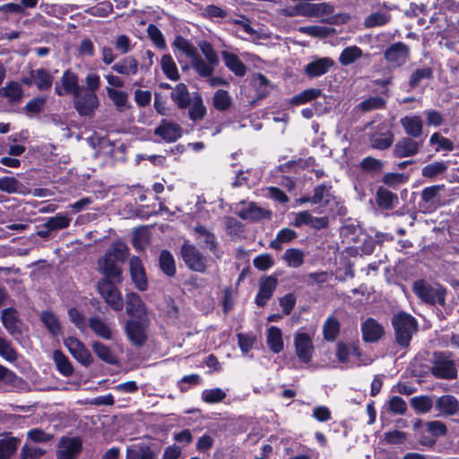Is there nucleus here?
Masks as SVG:
<instances>
[{
  "mask_svg": "<svg viewBox=\"0 0 459 459\" xmlns=\"http://www.w3.org/2000/svg\"><path fill=\"white\" fill-rule=\"evenodd\" d=\"M395 341L402 347L410 345L412 335L418 331L417 320L405 312H399L392 318Z\"/></svg>",
  "mask_w": 459,
  "mask_h": 459,
  "instance_id": "f257e3e1",
  "label": "nucleus"
},
{
  "mask_svg": "<svg viewBox=\"0 0 459 459\" xmlns=\"http://www.w3.org/2000/svg\"><path fill=\"white\" fill-rule=\"evenodd\" d=\"M412 290L424 303L445 305L446 290L437 283H429L424 280L414 281Z\"/></svg>",
  "mask_w": 459,
  "mask_h": 459,
  "instance_id": "f03ea898",
  "label": "nucleus"
},
{
  "mask_svg": "<svg viewBox=\"0 0 459 459\" xmlns=\"http://www.w3.org/2000/svg\"><path fill=\"white\" fill-rule=\"evenodd\" d=\"M430 372L440 379H454L457 376V369L450 353L435 352L432 359Z\"/></svg>",
  "mask_w": 459,
  "mask_h": 459,
  "instance_id": "7ed1b4c3",
  "label": "nucleus"
},
{
  "mask_svg": "<svg viewBox=\"0 0 459 459\" xmlns=\"http://www.w3.org/2000/svg\"><path fill=\"white\" fill-rule=\"evenodd\" d=\"M74 108L80 117H92L100 107L96 92L85 91L84 88L73 96Z\"/></svg>",
  "mask_w": 459,
  "mask_h": 459,
  "instance_id": "20e7f679",
  "label": "nucleus"
},
{
  "mask_svg": "<svg viewBox=\"0 0 459 459\" xmlns=\"http://www.w3.org/2000/svg\"><path fill=\"white\" fill-rule=\"evenodd\" d=\"M113 281L108 279L99 281L98 291L112 309L121 311L124 307L123 298Z\"/></svg>",
  "mask_w": 459,
  "mask_h": 459,
  "instance_id": "39448f33",
  "label": "nucleus"
},
{
  "mask_svg": "<svg viewBox=\"0 0 459 459\" xmlns=\"http://www.w3.org/2000/svg\"><path fill=\"white\" fill-rule=\"evenodd\" d=\"M83 87L80 85V80L78 74L71 69L64 71L59 82H56L55 93L63 97L65 95L74 96Z\"/></svg>",
  "mask_w": 459,
  "mask_h": 459,
  "instance_id": "423d86ee",
  "label": "nucleus"
},
{
  "mask_svg": "<svg viewBox=\"0 0 459 459\" xmlns=\"http://www.w3.org/2000/svg\"><path fill=\"white\" fill-rule=\"evenodd\" d=\"M82 450V441L78 437H63L60 438L57 449V459H77Z\"/></svg>",
  "mask_w": 459,
  "mask_h": 459,
  "instance_id": "0eeeda50",
  "label": "nucleus"
},
{
  "mask_svg": "<svg viewBox=\"0 0 459 459\" xmlns=\"http://www.w3.org/2000/svg\"><path fill=\"white\" fill-rule=\"evenodd\" d=\"M410 55V48L403 42L392 44L384 53L385 61L392 68H397L403 65L409 59Z\"/></svg>",
  "mask_w": 459,
  "mask_h": 459,
  "instance_id": "6e6552de",
  "label": "nucleus"
},
{
  "mask_svg": "<svg viewBox=\"0 0 459 459\" xmlns=\"http://www.w3.org/2000/svg\"><path fill=\"white\" fill-rule=\"evenodd\" d=\"M181 255L189 269L199 273L205 271L206 259L195 247L185 244L182 247Z\"/></svg>",
  "mask_w": 459,
  "mask_h": 459,
  "instance_id": "1a4fd4ad",
  "label": "nucleus"
},
{
  "mask_svg": "<svg viewBox=\"0 0 459 459\" xmlns=\"http://www.w3.org/2000/svg\"><path fill=\"white\" fill-rule=\"evenodd\" d=\"M64 344L71 355L83 366H90L92 363L93 359L90 351L77 338L68 337L64 341Z\"/></svg>",
  "mask_w": 459,
  "mask_h": 459,
  "instance_id": "9d476101",
  "label": "nucleus"
},
{
  "mask_svg": "<svg viewBox=\"0 0 459 459\" xmlns=\"http://www.w3.org/2000/svg\"><path fill=\"white\" fill-rule=\"evenodd\" d=\"M294 344L296 354L299 360L303 363L309 362L314 353L312 337L307 333H297Z\"/></svg>",
  "mask_w": 459,
  "mask_h": 459,
  "instance_id": "9b49d317",
  "label": "nucleus"
},
{
  "mask_svg": "<svg viewBox=\"0 0 459 459\" xmlns=\"http://www.w3.org/2000/svg\"><path fill=\"white\" fill-rule=\"evenodd\" d=\"M126 333L131 343L142 347L147 339V324L139 320H130L126 325Z\"/></svg>",
  "mask_w": 459,
  "mask_h": 459,
  "instance_id": "f8f14e48",
  "label": "nucleus"
},
{
  "mask_svg": "<svg viewBox=\"0 0 459 459\" xmlns=\"http://www.w3.org/2000/svg\"><path fill=\"white\" fill-rule=\"evenodd\" d=\"M1 321L8 333L13 337L18 339L22 335V321L16 309L13 307L4 309Z\"/></svg>",
  "mask_w": 459,
  "mask_h": 459,
  "instance_id": "ddd939ff",
  "label": "nucleus"
},
{
  "mask_svg": "<svg viewBox=\"0 0 459 459\" xmlns=\"http://www.w3.org/2000/svg\"><path fill=\"white\" fill-rule=\"evenodd\" d=\"M422 143L412 137H403L394 146L393 154L396 158H407L416 155Z\"/></svg>",
  "mask_w": 459,
  "mask_h": 459,
  "instance_id": "4468645a",
  "label": "nucleus"
},
{
  "mask_svg": "<svg viewBox=\"0 0 459 459\" xmlns=\"http://www.w3.org/2000/svg\"><path fill=\"white\" fill-rule=\"evenodd\" d=\"M117 262L118 261L106 252L104 256L100 258L98 265L99 270L105 275V279L120 282L122 280L121 270Z\"/></svg>",
  "mask_w": 459,
  "mask_h": 459,
  "instance_id": "2eb2a0df",
  "label": "nucleus"
},
{
  "mask_svg": "<svg viewBox=\"0 0 459 459\" xmlns=\"http://www.w3.org/2000/svg\"><path fill=\"white\" fill-rule=\"evenodd\" d=\"M154 134L166 143H174L182 136V128L177 123L162 120Z\"/></svg>",
  "mask_w": 459,
  "mask_h": 459,
  "instance_id": "dca6fc26",
  "label": "nucleus"
},
{
  "mask_svg": "<svg viewBox=\"0 0 459 459\" xmlns=\"http://www.w3.org/2000/svg\"><path fill=\"white\" fill-rule=\"evenodd\" d=\"M278 284L276 277L270 275L264 277L259 281V291L255 297V303L258 307H264L273 296Z\"/></svg>",
  "mask_w": 459,
  "mask_h": 459,
  "instance_id": "f3484780",
  "label": "nucleus"
},
{
  "mask_svg": "<svg viewBox=\"0 0 459 459\" xmlns=\"http://www.w3.org/2000/svg\"><path fill=\"white\" fill-rule=\"evenodd\" d=\"M333 65L334 61L331 57H318L309 62L304 72L310 78L319 77L327 74Z\"/></svg>",
  "mask_w": 459,
  "mask_h": 459,
  "instance_id": "a211bd4d",
  "label": "nucleus"
},
{
  "mask_svg": "<svg viewBox=\"0 0 459 459\" xmlns=\"http://www.w3.org/2000/svg\"><path fill=\"white\" fill-rule=\"evenodd\" d=\"M362 338L366 342H375L385 333L383 325L376 319L369 317L361 324Z\"/></svg>",
  "mask_w": 459,
  "mask_h": 459,
  "instance_id": "6ab92c4d",
  "label": "nucleus"
},
{
  "mask_svg": "<svg viewBox=\"0 0 459 459\" xmlns=\"http://www.w3.org/2000/svg\"><path fill=\"white\" fill-rule=\"evenodd\" d=\"M400 124L408 137L418 138L423 133V121L418 115L405 116L400 119Z\"/></svg>",
  "mask_w": 459,
  "mask_h": 459,
  "instance_id": "aec40b11",
  "label": "nucleus"
},
{
  "mask_svg": "<svg viewBox=\"0 0 459 459\" xmlns=\"http://www.w3.org/2000/svg\"><path fill=\"white\" fill-rule=\"evenodd\" d=\"M130 273L132 281L140 290L147 289V279L144 268L141 259L137 256H133L130 259Z\"/></svg>",
  "mask_w": 459,
  "mask_h": 459,
  "instance_id": "412c9836",
  "label": "nucleus"
},
{
  "mask_svg": "<svg viewBox=\"0 0 459 459\" xmlns=\"http://www.w3.org/2000/svg\"><path fill=\"white\" fill-rule=\"evenodd\" d=\"M238 215L242 220L255 221L269 218L271 212L257 206L255 203H249L238 211Z\"/></svg>",
  "mask_w": 459,
  "mask_h": 459,
  "instance_id": "4be33fe9",
  "label": "nucleus"
},
{
  "mask_svg": "<svg viewBox=\"0 0 459 459\" xmlns=\"http://www.w3.org/2000/svg\"><path fill=\"white\" fill-rule=\"evenodd\" d=\"M221 56L226 67L236 76L242 77L247 73V67L238 56L229 51H221Z\"/></svg>",
  "mask_w": 459,
  "mask_h": 459,
  "instance_id": "5701e85b",
  "label": "nucleus"
},
{
  "mask_svg": "<svg viewBox=\"0 0 459 459\" xmlns=\"http://www.w3.org/2000/svg\"><path fill=\"white\" fill-rule=\"evenodd\" d=\"M139 63L134 56H126L114 64L111 69L122 75H135L138 72Z\"/></svg>",
  "mask_w": 459,
  "mask_h": 459,
  "instance_id": "b1692460",
  "label": "nucleus"
},
{
  "mask_svg": "<svg viewBox=\"0 0 459 459\" xmlns=\"http://www.w3.org/2000/svg\"><path fill=\"white\" fill-rule=\"evenodd\" d=\"M190 60L193 69L200 77L203 78L211 77L214 73L215 67L217 66V65L204 60L198 53Z\"/></svg>",
  "mask_w": 459,
  "mask_h": 459,
  "instance_id": "393cba45",
  "label": "nucleus"
},
{
  "mask_svg": "<svg viewBox=\"0 0 459 459\" xmlns=\"http://www.w3.org/2000/svg\"><path fill=\"white\" fill-rule=\"evenodd\" d=\"M126 459H156V454L145 444H134L127 447Z\"/></svg>",
  "mask_w": 459,
  "mask_h": 459,
  "instance_id": "a878e982",
  "label": "nucleus"
},
{
  "mask_svg": "<svg viewBox=\"0 0 459 459\" xmlns=\"http://www.w3.org/2000/svg\"><path fill=\"white\" fill-rule=\"evenodd\" d=\"M32 80L37 89L44 91L52 87L54 77L47 69L38 68L32 70Z\"/></svg>",
  "mask_w": 459,
  "mask_h": 459,
  "instance_id": "bb28decb",
  "label": "nucleus"
},
{
  "mask_svg": "<svg viewBox=\"0 0 459 459\" xmlns=\"http://www.w3.org/2000/svg\"><path fill=\"white\" fill-rule=\"evenodd\" d=\"M436 407L446 415H454L459 411V402L455 396L446 394L437 400Z\"/></svg>",
  "mask_w": 459,
  "mask_h": 459,
  "instance_id": "cd10ccee",
  "label": "nucleus"
},
{
  "mask_svg": "<svg viewBox=\"0 0 459 459\" xmlns=\"http://www.w3.org/2000/svg\"><path fill=\"white\" fill-rule=\"evenodd\" d=\"M194 230L197 234L198 244L203 247L209 249L215 253L216 250V238L210 230L204 226H196Z\"/></svg>",
  "mask_w": 459,
  "mask_h": 459,
  "instance_id": "c85d7f7f",
  "label": "nucleus"
},
{
  "mask_svg": "<svg viewBox=\"0 0 459 459\" xmlns=\"http://www.w3.org/2000/svg\"><path fill=\"white\" fill-rule=\"evenodd\" d=\"M0 96L5 98L11 103L20 102L23 97V91L17 82H10L0 88Z\"/></svg>",
  "mask_w": 459,
  "mask_h": 459,
  "instance_id": "c756f323",
  "label": "nucleus"
},
{
  "mask_svg": "<svg viewBox=\"0 0 459 459\" xmlns=\"http://www.w3.org/2000/svg\"><path fill=\"white\" fill-rule=\"evenodd\" d=\"M89 326L92 332L100 338L111 340L113 331L111 327L100 317L92 316L89 319Z\"/></svg>",
  "mask_w": 459,
  "mask_h": 459,
  "instance_id": "7c9ffc66",
  "label": "nucleus"
},
{
  "mask_svg": "<svg viewBox=\"0 0 459 459\" xmlns=\"http://www.w3.org/2000/svg\"><path fill=\"white\" fill-rule=\"evenodd\" d=\"M266 341L270 350L279 353L283 350L282 333L277 326H271L267 329Z\"/></svg>",
  "mask_w": 459,
  "mask_h": 459,
  "instance_id": "2f4dec72",
  "label": "nucleus"
},
{
  "mask_svg": "<svg viewBox=\"0 0 459 459\" xmlns=\"http://www.w3.org/2000/svg\"><path fill=\"white\" fill-rule=\"evenodd\" d=\"M91 348L93 352L96 354V356L102 361L110 364V365H116L118 362L117 357L116 354L111 351V349L100 342H94L91 344Z\"/></svg>",
  "mask_w": 459,
  "mask_h": 459,
  "instance_id": "473e14b6",
  "label": "nucleus"
},
{
  "mask_svg": "<svg viewBox=\"0 0 459 459\" xmlns=\"http://www.w3.org/2000/svg\"><path fill=\"white\" fill-rule=\"evenodd\" d=\"M170 97L179 108H186L190 104L189 91L185 83L177 84L172 89Z\"/></svg>",
  "mask_w": 459,
  "mask_h": 459,
  "instance_id": "72a5a7b5",
  "label": "nucleus"
},
{
  "mask_svg": "<svg viewBox=\"0 0 459 459\" xmlns=\"http://www.w3.org/2000/svg\"><path fill=\"white\" fill-rule=\"evenodd\" d=\"M106 91L117 111L123 112L129 108L128 94L126 91H118L111 87H107Z\"/></svg>",
  "mask_w": 459,
  "mask_h": 459,
  "instance_id": "f704fd0d",
  "label": "nucleus"
},
{
  "mask_svg": "<svg viewBox=\"0 0 459 459\" xmlns=\"http://www.w3.org/2000/svg\"><path fill=\"white\" fill-rule=\"evenodd\" d=\"M391 21V14L387 11L379 10L370 13L364 20L363 25L367 29L383 26Z\"/></svg>",
  "mask_w": 459,
  "mask_h": 459,
  "instance_id": "c9c22d12",
  "label": "nucleus"
},
{
  "mask_svg": "<svg viewBox=\"0 0 459 459\" xmlns=\"http://www.w3.org/2000/svg\"><path fill=\"white\" fill-rule=\"evenodd\" d=\"M377 203L381 209L389 210L394 206V203L398 202V197L395 194L380 186L376 194Z\"/></svg>",
  "mask_w": 459,
  "mask_h": 459,
  "instance_id": "e433bc0d",
  "label": "nucleus"
},
{
  "mask_svg": "<svg viewBox=\"0 0 459 459\" xmlns=\"http://www.w3.org/2000/svg\"><path fill=\"white\" fill-rule=\"evenodd\" d=\"M394 143V134L391 131L376 133L370 136V145L373 149L386 150Z\"/></svg>",
  "mask_w": 459,
  "mask_h": 459,
  "instance_id": "4c0bfd02",
  "label": "nucleus"
},
{
  "mask_svg": "<svg viewBox=\"0 0 459 459\" xmlns=\"http://www.w3.org/2000/svg\"><path fill=\"white\" fill-rule=\"evenodd\" d=\"M333 200V195L331 193V186L319 185L314 189V194L311 196L313 204H319L328 205Z\"/></svg>",
  "mask_w": 459,
  "mask_h": 459,
  "instance_id": "58836bf2",
  "label": "nucleus"
},
{
  "mask_svg": "<svg viewBox=\"0 0 459 459\" xmlns=\"http://www.w3.org/2000/svg\"><path fill=\"white\" fill-rule=\"evenodd\" d=\"M72 218L64 212L56 213L55 216L48 217L46 219V226L52 230V231H57L65 230L70 226Z\"/></svg>",
  "mask_w": 459,
  "mask_h": 459,
  "instance_id": "ea45409f",
  "label": "nucleus"
},
{
  "mask_svg": "<svg viewBox=\"0 0 459 459\" xmlns=\"http://www.w3.org/2000/svg\"><path fill=\"white\" fill-rule=\"evenodd\" d=\"M40 319L51 334L58 335L60 333L61 323L52 311H42L40 314Z\"/></svg>",
  "mask_w": 459,
  "mask_h": 459,
  "instance_id": "a19ab883",
  "label": "nucleus"
},
{
  "mask_svg": "<svg viewBox=\"0 0 459 459\" xmlns=\"http://www.w3.org/2000/svg\"><path fill=\"white\" fill-rule=\"evenodd\" d=\"M305 253L299 248H289L287 249L282 259L285 261L287 265L291 268H299L304 264Z\"/></svg>",
  "mask_w": 459,
  "mask_h": 459,
  "instance_id": "79ce46f5",
  "label": "nucleus"
},
{
  "mask_svg": "<svg viewBox=\"0 0 459 459\" xmlns=\"http://www.w3.org/2000/svg\"><path fill=\"white\" fill-rule=\"evenodd\" d=\"M160 67L169 79L172 81H178L179 79V73L177 65L169 54L162 56L160 59Z\"/></svg>",
  "mask_w": 459,
  "mask_h": 459,
  "instance_id": "37998d69",
  "label": "nucleus"
},
{
  "mask_svg": "<svg viewBox=\"0 0 459 459\" xmlns=\"http://www.w3.org/2000/svg\"><path fill=\"white\" fill-rule=\"evenodd\" d=\"M53 359L58 371L62 375L65 377H70L73 375L74 368L68 358L61 351H55L53 353Z\"/></svg>",
  "mask_w": 459,
  "mask_h": 459,
  "instance_id": "c03bdc74",
  "label": "nucleus"
},
{
  "mask_svg": "<svg viewBox=\"0 0 459 459\" xmlns=\"http://www.w3.org/2000/svg\"><path fill=\"white\" fill-rule=\"evenodd\" d=\"M296 238L297 233L295 230L289 228H284L277 233L275 239L270 242V247L275 250H281L282 244L289 243Z\"/></svg>",
  "mask_w": 459,
  "mask_h": 459,
  "instance_id": "a18cd8bd",
  "label": "nucleus"
},
{
  "mask_svg": "<svg viewBox=\"0 0 459 459\" xmlns=\"http://www.w3.org/2000/svg\"><path fill=\"white\" fill-rule=\"evenodd\" d=\"M212 105L219 111H226L231 107L232 99L227 91L218 90L213 95Z\"/></svg>",
  "mask_w": 459,
  "mask_h": 459,
  "instance_id": "49530a36",
  "label": "nucleus"
},
{
  "mask_svg": "<svg viewBox=\"0 0 459 459\" xmlns=\"http://www.w3.org/2000/svg\"><path fill=\"white\" fill-rule=\"evenodd\" d=\"M19 441L16 437L0 439V459L11 458L18 449Z\"/></svg>",
  "mask_w": 459,
  "mask_h": 459,
  "instance_id": "de8ad7c7",
  "label": "nucleus"
},
{
  "mask_svg": "<svg viewBox=\"0 0 459 459\" xmlns=\"http://www.w3.org/2000/svg\"><path fill=\"white\" fill-rule=\"evenodd\" d=\"M363 56L360 48L357 46H350L345 48L339 56V62L342 65H349Z\"/></svg>",
  "mask_w": 459,
  "mask_h": 459,
  "instance_id": "09e8293b",
  "label": "nucleus"
},
{
  "mask_svg": "<svg viewBox=\"0 0 459 459\" xmlns=\"http://www.w3.org/2000/svg\"><path fill=\"white\" fill-rule=\"evenodd\" d=\"M23 185L13 177H4L0 178V191L7 194L22 193Z\"/></svg>",
  "mask_w": 459,
  "mask_h": 459,
  "instance_id": "8fccbe9b",
  "label": "nucleus"
},
{
  "mask_svg": "<svg viewBox=\"0 0 459 459\" xmlns=\"http://www.w3.org/2000/svg\"><path fill=\"white\" fill-rule=\"evenodd\" d=\"M340 332V323L337 318L329 316L323 326L324 337L327 341H334Z\"/></svg>",
  "mask_w": 459,
  "mask_h": 459,
  "instance_id": "3c124183",
  "label": "nucleus"
},
{
  "mask_svg": "<svg viewBox=\"0 0 459 459\" xmlns=\"http://www.w3.org/2000/svg\"><path fill=\"white\" fill-rule=\"evenodd\" d=\"M160 267L167 276H173L176 273V265L173 255L167 250L160 255Z\"/></svg>",
  "mask_w": 459,
  "mask_h": 459,
  "instance_id": "603ef678",
  "label": "nucleus"
},
{
  "mask_svg": "<svg viewBox=\"0 0 459 459\" xmlns=\"http://www.w3.org/2000/svg\"><path fill=\"white\" fill-rule=\"evenodd\" d=\"M126 312L130 316H139L143 312V303L139 295L135 293L126 295Z\"/></svg>",
  "mask_w": 459,
  "mask_h": 459,
  "instance_id": "864d4df0",
  "label": "nucleus"
},
{
  "mask_svg": "<svg viewBox=\"0 0 459 459\" xmlns=\"http://www.w3.org/2000/svg\"><path fill=\"white\" fill-rule=\"evenodd\" d=\"M172 45L175 48L184 53L190 59L198 53L195 47L189 40L181 36H177Z\"/></svg>",
  "mask_w": 459,
  "mask_h": 459,
  "instance_id": "5fc2aeb1",
  "label": "nucleus"
},
{
  "mask_svg": "<svg viewBox=\"0 0 459 459\" xmlns=\"http://www.w3.org/2000/svg\"><path fill=\"white\" fill-rule=\"evenodd\" d=\"M385 105L386 101L384 98L374 96L361 101L358 105V108L364 112H368L371 110L385 108Z\"/></svg>",
  "mask_w": 459,
  "mask_h": 459,
  "instance_id": "6e6d98bb",
  "label": "nucleus"
},
{
  "mask_svg": "<svg viewBox=\"0 0 459 459\" xmlns=\"http://www.w3.org/2000/svg\"><path fill=\"white\" fill-rule=\"evenodd\" d=\"M448 168V163L445 161H435L422 168L421 174L424 178H432L443 174Z\"/></svg>",
  "mask_w": 459,
  "mask_h": 459,
  "instance_id": "4d7b16f0",
  "label": "nucleus"
},
{
  "mask_svg": "<svg viewBox=\"0 0 459 459\" xmlns=\"http://www.w3.org/2000/svg\"><path fill=\"white\" fill-rule=\"evenodd\" d=\"M351 355L359 356V351L358 348L352 344H345L339 342L336 349V357L341 362H347Z\"/></svg>",
  "mask_w": 459,
  "mask_h": 459,
  "instance_id": "13d9d810",
  "label": "nucleus"
},
{
  "mask_svg": "<svg viewBox=\"0 0 459 459\" xmlns=\"http://www.w3.org/2000/svg\"><path fill=\"white\" fill-rule=\"evenodd\" d=\"M0 356L9 362H14L18 359V353L11 342L2 336H0Z\"/></svg>",
  "mask_w": 459,
  "mask_h": 459,
  "instance_id": "bf43d9fd",
  "label": "nucleus"
},
{
  "mask_svg": "<svg viewBox=\"0 0 459 459\" xmlns=\"http://www.w3.org/2000/svg\"><path fill=\"white\" fill-rule=\"evenodd\" d=\"M148 37L160 49H165L167 47L165 38L160 30L154 24H149L147 27Z\"/></svg>",
  "mask_w": 459,
  "mask_h": 459,
  "instance_id": "052dcab7",
  "label": "nucleus"
},
{
  "mask_svg": "<svg viewBox=\"0 0 459 459\" xmlns=\"http://www.w3.org/2000/svg\"><path fill=\"white\" fill-rule=\"evenodd\" d=\"M206 114V108L200 96L194 99L193 104L189 108V117L192 120L197 121L204 118Z\"/></svg>",
  "mask_w": 459,
  "mask_h": 459,
  "instance_id": "680f3d73",
  "label": "nucleus"
},
{
  "mask_svg": "<svg viewBox=\"0 0 459 459\" xmlns=\"http://www.w3.org/2000/svg\"><path fill=\"white\" fill-rule=\"evenodd\" d=\"M433 76L432 69L423 67L416 69L411 75L409 84L411 88H415L424 79H430Z\"/></svg>",
  "mask_w": 459,
  "mask_h": 459,
  "instance_id": "e2e57ef3",
  "label": "nucleus"
},
{
  "mask_svg": "<svg viewBox=\"0 0 459 459\" xmlns=\"http://www.w3.org/2000/svg\"><path fill=\"white\" fill-rule=\"evenodd\" d=\"M411 405L418 412L426 413L431 410L433 403L427 396H416L411 398Z\"/></svg>",
  "mask_w": 459,
  "mask_h": 459,
  "instance_id": "0e129e2a",
  "label": "nucleus"
},
{
  "mask_svg": "<svg viewBox=\"0 0 459 459\" xmlns=\"http://www.w3.org/2000/svg\"><path fill=\"white\" fill-rule=\"evenodd\" d=\"M226 397V393L221 388L205 389L202 393V399L206 403H216Z\"/></svg>",
  "mask_w": 459,
  "mask_h": 459,
  "instance_id": "69168bd1",
  "label": "nucleus"
},
{
  "mask_svg": "<svg viewBox=\"0 0 459 459\" xmlns=\"http://www.w3.org/2000/svg\"><path fill=\"white\" fill-rule=\"evenodd\" d=\"M113 12V5L109 1H103L96 6L86 10V13L92 16L107 17Z\"/></svg>",
  "mask_w": 459,
  "mask_h": 459,
  "instance_id": "338daca9",
  "label": "nucleus"
},
{
  "mask_svg": "<svg viewBox=\"0 0 459 459\" xmlns=\"http://www.w3.org/2000/svg\"><path fill=\"white\" fill-rule=\"evenodd\" d=\"M429 143L431 145L437 144L436 148V152H439L440 150H445L451 152L454 150V143L448 138L442 136L438 133H434L429 139Z\"/></svg>",
  "mask_w": 459,
  "mask_h": 459,
  "instance_id": "774afa93",
  "label": "nucleus"
}]
</instances>
